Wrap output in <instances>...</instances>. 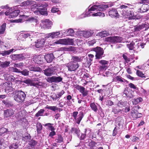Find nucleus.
I'll use <instances>...</instances> for the list:
<instances>
[{"label":"nucleus","instance_id":"1","mask_svg":"<svg viewBox=\"0 0 149 149\" xmlns=\"http://www.w3.org/2000/svg\"><path fill=\"white\" fill-rule=\"evenodd\" d=\"M34 3L31 4V11H34L35 14L45 15H47L46 8L48 6L47 3H44L40 5H38L35 1Z\"/></svg>","mask_w":149,"mask_h":149},{"label":"nucleus","instance_id":"2","mask_svg":"<svg viewBox=\"0 0 149 149\" xmlns=\"http://www.w3.org/2000/svg\"><path fill=\"white\" fill-rule=\"evenodd\" d=\"M96 6L94 5L92 6L90 8L86 9V12L84 15H85L83 17H89L90 16H100L102 17H103L104 16V13L102 12H96Z\"/></svg>","mask_w":149,"mask_h":149},{"label":"nucleus","instance_id":"3","mask_svg":"<svg viewBox=\"0 0 149 149\" xmlns=\"http://www.w3.org/2000/svg\"><path fill=\"white\" fill-rule=\"evenodd\" d=\"M120 8L122 9L121 14L123 16L126 17L130 19H135V16H134V12L132 10L129 9V7L123 5L120 6Z\"/></svg>","mask_w":149,"mask_h":149},{"label":"nucleus","instance_id":"4","mask_svg":"<svg viewBox=\"0 0 149 149\" xmlns=\"http://www.w3.org/2000/svg\"><path fill=\"white\" fill-rule=\"evenodd\" d=\"M34 3H35L34 1L27 0L24 1L20 5L17 6L15 7L19 8L20 6H22V8L24 9L21 10V12H25V13H26V12H28L29 10V8H29L30 6H31V4H34Z\"/></svg>","mask_w":149,"mask_h":149},{"label":"nucleus","instance_id":"5","mask_svg":"<svg viewBox=\"0 0 149 149\" xmlns=\"http://www.w3.org/2000/svg\"><path fill=\"white\" fill-rule=\"evenodd\" d=\"M25 93L22 91H19L15 93L14 100L18 102H22L24 101L26 97Z\"/></svg>","mask_w":149,"mask_h":149},{"label":"nucleus","instance_id":"6","mask_svg":"<svg viewBox=\"0 0 149 149\" xmlns=\"http://www.w3.org/2000/svg\"><path fill=\"white\" fill-rule=\"evenodd\" d=\"M78 112L74 111L72 113V116L74 118V120L77 124H79L81 120L84 117V114L83 112L80 111L78 115Z\"/></svg>","mask_w":149,"mask_h":149},{"label":"nucleus","instance_id":"7","mask_svg":"<svg viewBox=\"0 0 149 149\" xmlns=\"http://www.w3.org/2000/svg\"><path fill=\"white\" fill-rule=\"evenodd\" d=\"M92 51L95 52V59H101L104 56H103L104 51L102 48L100 47H97L92 49Z\"/></svg>","mask_w":149,"mask_h":149},{"label":"nucleus","instance_id":"8","mask_svg":"<svg viewBox=\"0 0 149 149\" xmlns=\"http://www.w3.org/2000/svg\"><path fill=\"white\" fill-rule=\"evenodd\" d=\"M123 38L120 37L114 36L106 38L105 40L109 43H116L122 41Z\"/></svg>","mask_w":149,"mask_h":149},{"label":"nucleus","instance_id":"9","mask_svg":"<svg viewBox=\"0 0 149 149\" xmlns=\"http://www.w3.org/2000/svg\"><path fill=\"white\" fill-rule=\"evenodd\" d=\"M57 68L55 65L49 66L47 68L44 70V73L47 76H50L55 74V70Z\"/></svg>","mask_w":149,"mask_h":149},{"label":"nucleus","instance_id":"10","mask_svg":"<svg viewBox=\"0 0 149 149\" xmlns=\"http://www.w3.org/2000/svg\"><path fill=\"white\" fill-rule=\"evenodd\" d=\"M52 25V22L48 19L41 20L40 25L41 28L44 29H50Z\"/></svg>","mask_w":149,"mask_h":149},{"label":"nucleus","instance_id":"11","mask_svg":"<svg viewBox=\"0 0 149 149\" xmlns=\"http://www.w3.org/2000/svg\"><path fill=\"white\" fill-rule=\"evenodd\" d=\"M63 78L61 76H54L52 77H47V81L50 83L54 82L58 83L61 82L63 80Z\"/></svg>","mask_w":149,"mask_h":149},{"label":"nucleus","instance_id":"12","mask_svg":"<svg viewBox=\"0 0 149 149\" xmlns=\"http://www.w3.org/2000/svg\"><path fill=\"white\" fill-rule=\"evenodd\" d=\"M54 43L64 45H72L73 44V39H61L55 41Z\"/></svg>","mask_w":149,"mask_h":149},{"label":"nucleus","instance_id":"13","mask_svg":"<svg viewBox=\"0 0 149 149\" xmlns=\"http://www.w3.org/2000/svg\"><path fill=\"white\" fill-rule=\"evenodd\" d=\"M77 32L78 35H82L84 37L88 38L91 36L93 33L92 30H88L87 31H77Z\"/></svg>","mask_w":149,"mask_h":149},{"label":"nucleus","instance_id":"14","mask_svg":"<svg viewBox=\"0 0 149 149\" xmlns=\"http://www.w3.org/2000/svg\"><path fill=\"white\" fill-rule=\"evenodd\" d=\"M67 66L68 70L70 71H74L79 67V65L77 63H74L71 61L67 64Z\"/></svg>","mask_w":149,"mask_h":149},{"label":"nucleus","instance_id":"15","mask_svg":"<svg viewBox=\"0 0 149 149\" xmlns=\"http://www.w3.org/2000/svg\"><path fill=\"white\" fill-rule=\"evenodd\" d=\"M76 89L79 90L81 93L83 97H85L87 95L88 93V91L84 87L79 85H77L75 87Z\"/></svg>","mask_w":149,"mask_h":149},{"label":"nucleus","instance_id":"16","mask_svg":"<svg viewBox=\"0 0 149 149\" xmlns=\"http://www.w3.org/2000/svg\"><path fill=\"white\" fill-rule=\"evenodd\" d=\"M44 56L41 55H36L33 58V61L37 64H40L43 62Z\"/></svg>","mask_w":149,"mask_h":149},{"label":"nucleus","instance_id":"17","mask_svg":"<svg viewBox=\"0 0 149 149\" xmlns=\"http://www.w3.org/2000/svg\"><path fill=\"white\" fill-rule=\"evenodd\" d=\"M60 34V32H53L51 33L47 34L45 35V38L48 39L51 38L52 39L56 38L58 37Z\"/></svg>","mask_w":149,"mask_h":149},{"label":"nucleus","instance_id":"18","mask_svg":"<svg viewBox=\"0 0 149 149\" xmlns=\"http://www.w3.org/2000/svg\"><path fill=\"white\" fill-rule=\"evenodd\" d=\"M47 39L40 38L37 40L35 42V46L36 48H39L43 46L45 42Z\"/></svg>","mask_w":149,"mask_h":149},{"label":"nucleus","instance_id":"19","mask_svg":"<svg viewBox=\"0 0 149 149\" xmlns=\"http://www.w3.org/2000/svg\"><path fill=\"white\" fill-rule=\"evenodd\" d=\"M149 9V6L148 4H143L141 7L138 9V12L143 13L147 11Z\"/></svg>","mask_w":149,"mask_h":149},{"label":"nucleus","instance_id":"20","mask_svg":"<svg viewBox=\"0 0 149 149\" xmlns=\"http://www.w3.org/2000/svg\"><path fill=\"white\" fill-rule=\"evenodd\" d=\"M113 81L118 82L124 83L126 84L128 83L127 80L122 78L120 76H117L113 79Z\"/></svg>","mask_w":149,"mask_h":149},{"label":"nucleus","instance_id":"21","mask_svg":"<svg viewBox=\"0 0 149 149\" xmlns=\"http://www.w3.org/2000/svg\"><path fill=\"white\" fill-rule=\"evenodd\" d=\"M54 58L53 54H47L45 56L44 58L47 63H50L52 61Z\"/></svg>","mask_w":149,"mask_h":149},{"label":"nucleus","instance_id":"22","mask_svg":"<svg viewBox=\"0 0 149 149\" xmlns=\"http://www.w3.org/2000/svg\"><path fill=\"white\" fill-rule=\"evenodd\" d=\"M94 6H96V10L97 12L98 11L100 12L103 10H104L106 8L108 7L107 5L106 4H102L100 5H94Z\"/></svg>","mask_w":149,"mask_h":149},{"label":"nucleus","instance_id":"23","mask_svg":"<svg viewBox=\"0 0 149 149\" xmlns=\"http://www.w3.org/2000/svg\"><path fill=\"white\" fill-rule=\"evenodd\" d=\"M84 57L83 56H73L71 58V61L74 63H76L77 62H80L82 61Z\"/></svg>","mask_w":149,"mask_h":149},{"label":"nucleus","instance_id":"24","mask_svg":"<svg viewBox=\"0 0 149 149\" xmlns=\"http://www.w3.org/2000/svg\"><path fill=\"white\" fill-rule=\"evenodd\" d=\"M14 113L13 110L11 109H7L4 111V116L5 117H10Z\"/></svg>","mask_w":149,"mask_h":149},{"label":"nucleus","instance_id":"25","mask_svg":"<svg viewBox=\"0 0 149 149\" xmlns=\"http://www.w3.org/2000/svg\"><path fill=\"white\" fill-rule=\"evenodd\" d=\"M22 83H24L27 85H30L31 86H33L36 87H38L39 85L38 83H35L32 82L30 79H26L23 81H22Z\"/></svg>","mask_w":149,"mask_h":149},{"label":"nucleus","instance_id":"26","mask_svg":"<svg viewBox=\"0 0 149 149\" xmlns=\"http://www.w3.org/2000/svg\"><path fill=\"white\" fill-rule=\"evenodd\" d=\"M21 10H20L17 9L13 11V12H11L10 15V18H13L17 16L19 13H21Z\"/></svg>","mask_w":149,"mask_h":149},{"label":"nucleus","instance_id":"27","mask_svg":"<svg viewBox=\"0 0 149 149\" xmlns=\"http://www.w3.org/2000/svg\"><path fill=\"white\" fill-rule=\"evenodd\" d=\"M10 56L13 60H22L24 58L22 54H12Z\"/></svg>","mask_w":149,"mask_h":149},{"label":"nucleus","instance_id":"28","mask_svg":"<svg viewBox=\"0 0 149 149\" xmlns=\"http://www.w3.org/2000/svg\"><path fill=\"white\" fill-rule=\"evenodd\" d=\"M15 51V50L13 49H12L7 51H2L1 52H0V55H1L3 56H5L9 55L13 52Z\"/></svg>","mask_w":149,"mask_h":149},{"label":"nucleus","instance_id":"29","mask_svg":"<svg viewBox=\"0 0 149 149\" xmlns=\"http://www.w3.org/2000/svg\"><path fill=\"white\" fill-rule=\"evenodd\" d=\"M132 92H129L127 90L125 89L124 91L123 95H125L127 97H129L130 99L134 97V96L132 94Z\"/></svg>","mask_w":149,"mask_h":149},{"label":"nucleus","instance_id":"30","mask_svg":"<svg viewBox=\"0 0 149 149\" xmlns=\"http://www.w3.org/2000/svg\"><path fill=\"white\" fill-rule=\"evenodd\" d=\"M77 31H78V30L76 29L73 30L72 29H70L68 30L67 32V35L68 36H73L74 35V32H77ZM76 34L77 35H78L77 32H76Z\"/></svg>","mask_w":149,"mask_h":149},{"label":"nucleus","instance_id":"31","mask_svg":"<svg viewBox=\"0 0 149 149\" xmlns=\"http://www.w3.org/2000/svg\"><path fill=\"white\" fill-rule=\"evenodd\" d=\"M3 104H4L6 107H13V105L12 102L7 100H3Z\"/></svg>","mask_w":149,"mask_h":149},{"label":"nucleus","instance_id":"32","mask_svg":"<svg viewBox=\"0 0 149 149\" xmlns=\"http://www.w3.org/2000/svg\"><path fill=\"white\" fill-rule=\"evenodd\" d=\"M55 141L56 143H60L63 142V137L61 134L58 135L57 137L55 139Z\"/></svg>","mask_w":149,"mask_h":149},{"label":"nucleus","instance_id":"33","mask_svg":"<svg viewBox=\"0 0 149 149\" xmlns=\"http://www.w3.org/2000/svg\"><path fill=\"white\" fill-rule=\"evenodd\" d=\"M109 15L111 17L115 16L116 17L118 13L117 11L115 9H112L110 10L109 13Z\"/></svg>","mask_w":149,"mask_h":149},{"label":"nucleus","instance_id":"34","mask_svg":"<svg viewBox=\"0 0 149 149\" xmlns=\"http://www.w3.org/2000/svg\"><path fill=\"white\" fill-rule=\"evenodd\" d=\"M6 27V23L3 24L2 25L0 26V35L4 33Z\"/></svg>","mask_w":149,"mask_h":149},{"label":"nucleus","instance_id":"35","mask_svg":"<svg viewBox=\"0 0 149 149\" xmlns=\"http://www.w3.org/2000/svg\"><path fill=\"white\" fill-rule=\"evenodd\" d=\"M36 127L38 134H39L41 133L42 128L41 124L39 123H38L37 124Z\"/></svg>","mask_w":149,"mask_h":149},{"label":"nucleus","instance_id":"36","mask_svg":"<svg viewBox=\"0 0 149 149\" xmlns=\"http://www.w3.org/2000/svg\"><path fill=\"white\" fill-rule=\"evenodd\" d=\"M98 34L99 36L102 37H106L110 35L108 32L107 31H102L99 33Z\"/></svg>","mask_w":149,"mask_h":149},{"label":"nucleus","instance_id":"37","mask_svg":"<svg viewBox=\"0 0 149 149\" xmlns=\"http://www.w3.org/2000/svg\"><path fill=\"white\" fill-rule=\"evenodd\" d=\"M142 98L139 97L136 99H134L132 100V102L134 105H136L139 102H141L142 101Z\"/></svg>","mask_w":149,"mask_h":149},{"label":"nucleus","instance_id":"38","mask_svg":"<svg viewBox=\"0 0 149 149\" xmlns=\"http://www.w3.org/2000/svg\"><path fill=\"white\" fill-rule=\"evenodd\" d=\"M10 63V61H5L1 62L0 63V65L1 67L3 68H5L8 66Z\"/></svg>","mask_w":149,"mask_h":149},{"label":"nucleus","instance_id":"39","mask_svg":"<svg viewBox=\"0 0 149 149\" xmlns=\"http://www.w3.org/2000/svg\"><path fill=\"white\" fill-rule=\"evenodd\" d=\"M30 71L34 72H40L42 71V69L39 67H32L29 68Z\"/></svg>","mask_w":149,"mask_h":149},{"label":"nucleus","instance_id":"40","mask_svg":"<svg viewBox=\"0 0 149 149\" xmlns=\"http://www.w3.org/2000/svg\"><path fill=\"white\" fill-rule=\"evenodd\" d=\"M97 144V143L96 142L93 141L91 140V141L89 143L88 146L90 147L91 149H95V147Z\"/></svg>","mask_w":149,"mask_h":149},{"label":"nucleus","instance_id":"41","mask_svg":"<svg viewBox=\"0 0 149 149\" xmlns=\"http://www.w3.org/2000/svg\"><path fill=\"white\" fill-rule=\"evenodd\" d=\"M87 131V130L85 129L84 133H82L81 134V136L79 135V136H78V138L80 140H84L86 138V132Z\"/></svg>","mask_w":149,"mask_h":149},{"label":"nucleus","instance_id":"42","mask_svg":"<svg viewBox=\"0 0 149 149\" xmlns=\"http://www.w3.org/2000/svg\"><path fill=\"white\" fill-rule=\"evenodd\" d=\"M90 107L92 110L95 112H97L98 110V109L96 105L94 103L92 102L90 104Z\"/></svg>","mask_w":149,"mask_h":149},{"label":"nucleus","instance_id":"43","mask_svg":"<svg viewBox=\"0 0 149 149\" xmlns=\"http://www.w3.org/2000/svg\"><path fill=\"white\" fill-rule=\"evenodd\" d=\"M72 132L75 134L77 137L79 136V132L80 130L79 128H75L73 127L71 129Z\"/></svg>","mask_w":149,"mask_h":149},{"label":"nucleus","instance_id":"44","mask_svg":"<svg viewBox=\"0 0 149 149\" xmlns=\"http://www.w3.org/2000/svg\"><path fill=\"white\" fill-rule=\"evenodd\" d=\"M131 116L134 119H136L141 117L142 116V114L141 113H139L138 111H137V113L132 115Z\"/></svg>","mask_w":149,"mask_h":149},{"label":"nucleus","instance_id":"45","mask_svg":"<svg viewBox=\"0 0 149 149\" xmlns=\"http://www.w3.org/2000/svg\"><path fill=\"white\" fill-rule=\"evenodd\" d=\"M127 104V101L123 102L122 101H120L117 104V106L120 107H124Z\"/></svg>","mask_w":149,"mask_h":149},{"label":"nucleus","instance_id":"46","mask_svg":"<svg viewBox=\"0 0 149 149\" xmlns=\"http://www.w3.org/2000/svg\"><path fill=\"white\" fill-rule=\"evenodd\" d=\"M145 27V25L142 24L141 25L136 26L135 27V30L136 31H140L142 29H144Z\"/></svg>","mask_w":149,"mask_h":149},{"label":"nucleus","instance_id":"47","mask_svg":"<svg viewBox=\"0 0 149 149\" xmlns=\"http://www.w3.org/2000/svg\"><path fill=\"white\" fill-rule=\"evenodd\" d=\"M10 132L8 131L7 129L4 127H2L0 129V135H2L4 134L8 133Z\"/></svg>","mask_w":149,"mask_h":149},{"label":"nucleus","instance_id":"48","mask_svg":"<svg viewBox=\"0 0 149 149\" xmlns=\"http://www.w3.org/2000/svg\"><path fill=\"white\" fill-rule=\"evenodd\" d=\"M134 43L132 42L130 43V44H128L127 45V48L129 49L130 50H133L134 48Z\"/></svg>","mask_w":149,"mask_h":149},{"label":"nucleus","instance_id":"49","mask_svg":"<svg viewBox=\"0 0 149 149\" xmlns=\"http://www.w3.org/2000/svg\"><path fill=\"white\" fill-rule=\"evenodd\" d=\"M44 109H41L38 112L35 114V116L38 117L40 116H43V113L44 112Z\"/></svg>","mask_w":149,"mask_h":149},{"label":"nucleus","instance_id":"50","mask_svg":"<svg viewBox=\"0 0 149 149\" xmlns=\"http://www.w3.org/2000/svg\"><path fill=\"white\" fill-rule=\"evenodd\" d=\"M52 124L50 123H47L45 125V126H48L49 128V130H50L51 131H54L55 130V128L52 125H53Z\"/></svg>","mask_w":149,"mask_h":149},{"label":"nucleus","instance_id":"51","mask_svg":"<svg viewBox=\"0 0 149 149\" xmlns=\"http://www.w3.org/2000/svg\"><path fill=\"white\" fill-rule=\"evenodd\" d=\"M29 72V70L26 69H25L22 71H20V73H21L24 76H26L28 75Z\"/></svg>","mask_w":149,"mask_h":149},{"label":"nucleus","instance_id":"52","mask_svg":"<svg viewBox=\"0 0 149 149\" xmlns=\"http://www.w3.org/2000/svg\"><path fill=\"white\" fill-rule=\"evenodd\" d=\"M45 108L54 111H55L58 109V108L56 106H50L47 105Z\"/></svg>","mask_w":149,"mask_h":149},{"label":"nucleus","instance_id":"53","mask_svg":"<svg viewBox=\"0 0 149 149\" xmlns=\"http://www.w3.org/2000/svg\"><path fill=\"white\" fill-rule=\"evenodd\" d=\"M6 48V46L3 45V42L2 41L0 42V52Z\"/></svg>","mask_w":149,"mask_h":149},{"label":"nucleus","instance_id":"54","mask_svg":"<svg viewBox=\"0 0 149 149\" xmlns=\"http://www.w3.org/2000/svg\"><path fill=\"white\" fill-rule=\"evenodd\" d=\"M19 147L17 143H13L9 146V149H16Z\"/></svg>","mask_w":149,"mask_h":149},{"label":"nucleus","instance_id":"55","mask_svg":"<svg viewBox=\"0 0 149 149\" xmlns=\"http://www.w3.org/2000/svg\"><path fill=\"white\" fill-rule=\"evenodd\" d=\"M123 57L126 62L128 63L129 62L131 61L130 56L128 55L127 56H126L125 54H123Z\"/></svg>","mask_w":149,"mask_h":149},{"label":"nucleus","instance_id":"56","mask_svg":"<svg viewBox=\"0 0 149 149\" xmlns=\"http://www.w3.org/2000/svg\"><path fill=\"white\" fill-rule=\"evenodd\" d=\"M30 36V34L28 33H22L19 35V37L21 38H26Z\"/></svg>","mask_w":149,"mask_h":149},{"label":"nucleus","instance_id":"57","mask_svg":"<svg viewBox=\"0 0 149 149\" xmlns=\"http://www.w3.org/2000/svg\"><path fill=\"white\" fill-rule=\"evenodd\" d=\"M136 74L138 76L142 77H145L144 74L142 72L139 70H137L136 72Z\"/></svg>","mask_w":149,"mask_h":149},{"label":"nucleus","instance_id":"58","mask_svg":"<svg viewBox=\"0 0 149 149\" xmlns=\"http://www.w3.org/2000/svg\"><path fill=\"white\" fill-rule=\"evenodd\" d=\"M24 66V64L23 63H15L14 65V67L20 68Z\"/></svg>","mask_w":149,"mask_h":149},{"label":"nucleus","instance_id":"59","mask_svg":"<svg viewBox=\"0 0 149 149\" xmlns=\"http://www.w3.org/2000/svg\"><path fill=\"white\" fill-rule=\"evenodd\" d=\"M106 104L108 106H111L114 104V103L111 100H107L106 101Z\"/></svg>","mask_w":149,"mask_h":149},{"label":"nucleus","instance_id":"60","mask_svg":"<svg viewBox=\"0 0 149 149\" xmlns=\"http://www.w3.org/2000/svg\"><path fill=\"white\" fill-rule=\"evenodd\" d=\"M121 111V110L120 109H118L113 107L112 109V112H113L115 114H117L120 112Z\"/></svg>","mask_w":149,"mask_h":149},{"label":"nucleus","instance_id":"61","mask_svg":"<svg viewBox=\"0 0 149 149\" xmlns=\"http://www.w3.org/2000/svg\"><path fill=\"white\" fill-rule=\"evenodd\" d=\"M29 20L31 22H35L36 23H37L38 22V20L35 17L30 18L29 19Z\"/></svg>","mask_w":149,"mask_h":149},{"label":"nucleus","instance_id":"62","mask_svg":"<svg viewBox=\"0 0 149 149\" xmlns=\"http://www.w3.org/2000/svg\"><path fill=\"white\" fill-rule=\"evenodd\" d=\"M37 143V142L33 140H31L29 142V145L31 147H34L36 146Z\"/></svg>","mask_w":149,"mask_h":149},{"label":"nucleus","instance_id":"63","mask_svg":"<svg viewBox=\"0 0 149 149\" xmlns=\"http://www.w3.org/2000/svg\"><path fill=\"white\" fill-rule=\"evenodd\" d=\"M10 74L7 73H5L3 75L4 79L6 81H8L9 80V78L10 77Z\"/></svg>","mask_w":149,"mask_h":149},{"label":"nucleus","instance_id":"64","mask_svg":"<svg viewBox=\"0 0 149 149\" xmlns=\"http://www.w3.org/2000/svg\"><path fill=\"white\" fill-rule=\"evenodd\" d=\"M99 63L102 65H105L108 64L109 62L104 60H102L100 61Z\"/></svg>","mask_w":149,"mask_h":149}]
</instances>
